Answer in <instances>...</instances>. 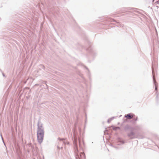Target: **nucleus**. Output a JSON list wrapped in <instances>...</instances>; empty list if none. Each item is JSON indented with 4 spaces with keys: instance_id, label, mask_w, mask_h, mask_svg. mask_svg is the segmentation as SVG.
<instances>
[{
    "instance_id": "nucleus-1",
    "label": "nucleus",
    "mask_w": 159,
    "mask_h": 159,
    "mask_svg": "<svg viewBox=\"0 0 159 159\" xmlns=\"http://www.w3.org/2000/svg\"><path fill=\"white\" fill-rule=\"evenodd\" d=\"M37 137L38 142L41 144L43 139L44 131L43 124L39 119L37 124Z\"/></svg>"
},
{
    "instance_id": "nucleus-2",
    "label": "nucleus",
    "mask_w": 159,
    "mask_h": 159,
    "mask_svg": "<svg viewBox=\"0 0 159 159\" xmlns=\"http://www.w3.org/2000/svg\"><path fill=\"white\" fill-rule=\"evenodd\" d=\"M74 149L76 159H84L85 154L84 153H79L77 146V138L76 137L75 133H74Z\"/></svg>"
},
{
    "instance_id": "nucleus-3",
    "label": "nucleus",
    "mask_w": 159,
    "mask_h": 159,
    "mask_svg": "<svg viewBox=\"0 0 159 159\" xmlns=\"http://www.w3.org/2000/svg\"><path fill=\"white\" fill-rule=\"evenodd\" d=\"M127 136L131 139H134L138 137V136L132 131L130 133L127 134Z\"/></svg>"
},
{
    "instance_id": "nucleus-4",
    "label": "nucleus",
    "mask_w": 159,
    "mask_h": 159,
    "mask_svg": "<svg viewBox=\"0 0 159 159\" xmlns=\"http://www.w3.org/2000/svg\"><path fill=\"white\" fill-rule=\"evenodd\" d=\"M134 114L130 113L127 114V115H125V117L126 118L128 119H131L134 117Z\"/></svg>"
},
{
    "instance_id": "nucleus-5",
    "label": "nucleus",
    "mask_w": 159,
    "mask_h": 159,
    "mask_svg": "<svg viewBox=\"0 0 159 159\" xmlns=\"http://www.w3.org/2000/svg\"><path fill=\"white\" fill-rule=\"evenodd\" d=\"M152 71L153 77H154V70L153 69V65L152 67ZM153 77V80L154 82V84L155 85V90H157V85H156L157 83L155 82V79H154V77Z\"/></svg>"
},
{
    "instance_id": "nucleus-6",
    "label": "nucleus",
    "mask_w": 159,
    "mask_h": 159,
    "mask_svg": "<svg viewBox=\"0 0 159 159\" xmlns=\"http://www.w3.org/2000/svg\"><path fill=\"white\" fill-rule=\"evenodd\" d=\"M131 10V8L129 7L126 8L124 7L121 9V11L122 12H124L126 11H129Z\"/></svg>"
},
{
    "instance_id": "nucleus-7",
    "label": "nucleus",
    "mask_w": 159,
    "mask_h": 159,
    "mask_svg": "<svg viewBox=\"0 0 159 159\" xmlns=\"http://www.w3.org/2000/svg\"><path fill=\"white\" fill-rule=\"evenodd\" d=\"M125 143V142L120 139H119L118 140V145H120L121 144H124Z\"/></svg>"
},
{
    "instance_id": "nucleus-8",
    "label": "nucleus",
    "mask_w": 159,
    "mask_h": 159,
    "mask_svg": "<svg viewBox=\"0 0 159 159\" xmlns=\"http://www.w3.org/2000/svg\"><path fill=\"white\" fill-rule=\"evenodd\" d=\"M114 117H111V118L108 119L107 121V122L108 123H110V122H111V121L114 119Z\"/></svg>"
},
{
    "instance_id": "nucleus-9",
    "label": "nucleus",
    "mask_w": 159,
    "mask_h": 159,
    "mask_svg": "<svg viewBox=\"0 0 159 159\" xmlns=\"http://www.w3.org/2000/svg\"><path fill=\"white\" fill-rule=\"evenodd\" d=\"M129 125H127L125 126V127L124 128V129L125 130H126L127 129H129Z\"/></svg>"
},
{
    "instance_id": "nucleus-10",
    "label": "nucleus",
    "mask_w": 159,
    "mask_h": 159,
    "mask_svg": "<svg viewBox=\"0 0 159 159\" xmlns=\"http://www.w3.org/2000/svg\"><path fill=\"white\" fill-rule=\"evenodd\" d=\"M120 127H113V129L114 130H116L117 129H120Z\"/></svg>"
},
{
    "instance_id": "nucleus-11",
    "label": "nucleus",
    "mask_w": 159,
    "mask_h": 159,
    "mask_svg": "<svg viewBox=\"0 0 159 159\" xmlns=\"http://www.w3.org/2000/svg\"><path fill=\"white\" fill-rule=\"evenodd\" d=\"M138 117L137 116H136L135 118H134L133 119V120H134L135 121H136L137 120Z\"/></svg>"
},
{
    "instance_id": "nucleus-12",
    "label": "nucleus",
    "mask_w": 159,
    "mask_h": 159,
    "mask_svg": "<svg viewBox=\"0 0 159 159\" xmlns=\"http://www.w3.org/2000/svg\"><path fill=\"white\" fill-rule=\"evenodd\" d=\"M63 143H64L65 144H69V142H65V141H64V142H63Z\"/></svg>"
},
{
    "instance_id": "nucleus-13",
    "label": "nucleus",
    "mask_w": 159,
    "mask_h": 159,
    "mask_svg": "<svg viewBox=\"0 0 159 159\" xmlns=\"http://www.w3.org/2000/svg\"><path fill=\"white\" fill-rule=\"evenodd\" d=\"M58 139L59 140H64V139H63V138L61 139V138H58Z\"/></svg>"
},
{
    "instance_id": "nucleus-14",
    "label": "nucleus",
    "mask_w": 159,
    "mask_h": 159,
    "mask_svg": "<svg viewBox=\"0 0 159 159\" xmlns=\"http://www.w3.org/2000/svg\"><path fill=\"white\" fill-rule=\"evenodd\" d=\"M1 137H2V140L3 142V143H4V145L5 146V143H4V140H3V138H2V135L1 134Z\"/></svg>"
},
{
    "instance_id": "nucleus-15",
    "label": "nucleus",
    "mask_w": 159,
    "mask_h": 159,
    "mask_svg": "<svg viewBox=\"0 0 159 159\" xmlns=\"http://www.w3.org/2000/svg\"><path fill=\"white\" fill-rule=\"evenodd\" d=\"M2 75H3V76H5V75H4V74L3 73V74H2Z\"/></svg>"
},
{
    "instance_id": "nucleus-16",
    "label": "nucleus",
    "mask_w": 159,
    "mask_h": 159,
    "mask_svg": "<svg viewBox=\"0 0 159 159\" xmlns=\"http://www.w3.org/2000/svg\"><path fill=\"white\" fill-rule=\"evenodd\" d=\"M111 146H113L111 144ZM113 147H114V146H113Z\"/></svg>"
},
{
    "instance_id": "nucleus-17",
    "label": "nucleus",
    "mask_w": 159,
    "mask_h": 159,
    "mask_svg": "<svg viewBox=\"0 0 159 159\" xmlns=\"http://www.w3.org/2000/svg\"><path fill=\"white\" fill-rule=\"evenodd\" d=\"M57 148H60L59 147V146H57Z\"/></svg>"
},
{
    "instance_id": "nucleus-18",
    "label": "nucleus",
    "mask_w": 159,
    "mask_h": 159,
    "mask_svg": "<svg viewBox=\"0 0 159 159\" xmlns=\"http://www.w3.org/2000/svg\"><path fill=\"white\" fill-rule=\"evenodd\" d=\"M85 68H86V69H88V68L87 67H85Z\"/></svg>"
},
{
    "instance_id": "nucleus-19",
    "label": "nucleus",
    "mask_w": 159,
    "mask_h": 159,
    "mask_svg": "<svg viewBox=\"0 0 159 159\" xmlns=\"http://www.w3.org/2000/svg\"><path fill=\"white\" fill-rule=\"evenodd\" d=\"M45 84L46 85H47V84H46V82H45Z\"/></svg>"
},
{
    "instance_id": "nucleus-20",
    "label": "nucleus",
    "mask_w": 159,
    "mask_h": 159,
    "mask_svg": "<svg viewBox=\"0 0 159 159\" xmlns=\"http://www.w3.org/2000/svg\"><path fill=\"white\" fill-rule=\"evenodd\" d=\"M19 159H21V158L20 157H19Z\"/></svg>"
},
{
    "instance_id": "nucleus-21",
    "label": "nucleus",
    "mask_w": 159,
    "mask_h": 159,
    "mask_svg": "<svg viewBox=\"0 0 159 159\" xmlns=\"http://www.w3.org/2000/svg\"><path fill=\"white\" fill-rule=\"evenodd\" d=\"M0 71H2V70H1L0 69Z\"/></svg>"
},
{
    "instance_id": "nucleus-22",
    "label": "nucleus",
    "mask_w": 159,
    "mask_h": 159,
    "mask_svg": "<svg viewBox=\"0 0 159 159\" xmlns=\"http://www.w3.org/2000/svg\"><path fill=\"white\" fill-rule=\"evenodd\" d=\"M157 97H158V96H157Z\"/></svg>"
}]
</instances>
